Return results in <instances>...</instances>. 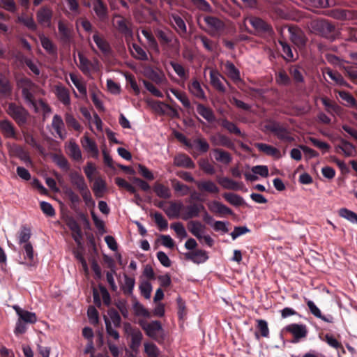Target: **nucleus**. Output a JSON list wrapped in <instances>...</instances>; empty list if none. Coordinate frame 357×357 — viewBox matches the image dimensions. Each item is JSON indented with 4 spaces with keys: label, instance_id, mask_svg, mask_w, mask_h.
I'll use <instances>...</instances> for the list:
<instances>
[{
    "label": "nucleus",
    "instance_id": "obj_21",
    "mask_svg": "<svg viewBox=\"0 0 357 357\" xmlns=\"http://www.w3.org/2000/svg\"><path fill=\"white\" fill-rule=\"evenodd\" d=\"M66 153L76 162L82 161V155L79 145L74 141L70 140L66 146Z\"/></svg>",
    "mask_w": 357,
    "mask_h": 357
},
{
    "label": "nucleus",
    "instance_id": "obj_51",
    "mask_svg": "<svg viewBox=\"0 0 357 357\" xmlns=\"http://www.w3.org/2000/svg\"><path fill=\"white\" fill-rule=\"evenodd\" d=\"M256 147L260 151L264 152L268 155L271 156H279L280 151L275 147L264 144V143H258L256 144Z\"/></svg>",
    "mask_w": 357,
    "mask_h": 357
},
{
    "label": "nucleus",
    "instance_id": "obj_20",
    "mask_svg": "<svg viewBox=\"0 0 357 357\" xmlns=\"http://www.w3.org/2000/svg\"><path fill=\"white\" fill-rule=\"evenodd\" d=\"M52 126L61 139H64L66 137L65 124L61 116L58 114L54 115Z\"/></svg>",
    "mask_w": 357,
    "mask_h": 357
},
{
    "label": "nucleus",
    "instance_id": "obj_43",
    "mask_svg": "<svg viewBox=\"0 0 357 357\" xmlns=\"http://www.w3.org/2000/svg\"><path fill=\"white\" fill-rule=\"evenodd\" d=\"M42 47L52 55H56L57 48L52 41L43 34L39 36Z\"/></svg>",
    "mask_w": 357,
    "mask_h": 357
},
{
    "label": "nucleus",
    "instance_id": "obj_52",
    "mask_svg": "<svg viewBox=\"0 0 357 357\" xmlns=\"http://www.w3.org/2000/svg\"><path fill=\"white\" fill-rule=\"evenodd\" d=\"M16 22L22 24L31 31H36L38 29V26L32 17L18 16Z\"/></svg>",
    "mask_w": 357,
    "mask_h": 357
},
{
    "label": "nucleus",
    "instance_id": "obj_19",
    "mask_svg": "<svg viewBox=\"0 0 357 357\" xmlns=\"http://www.w3.org/2000/svg\"><path fill=\"white\" fill-rule=\"evenodd\" d=\"M81 144L82 147L89 153L92 157L97 158L98 156V149L96 142L87 135H84L81 139Z\"/></svg>",
    "mask_w": 357,
    "mask_h": 357
},
{
    "label": "nucleus",
    "instance_id": "obj_8",
    "mask_svg": "<svg viewBox=\"0 0 357 357\" xmlns=\"http://www.w3.org/2000/svg\"><path fill=\"white\" fill-rule=\"evenodd\" d=\"M266 129L273 132L278 139L287 142H291L294 138L290 136L289 131L284 127L278 123H273L266 126Z\"/></svg>",
    "mask_w": 357,
    "mask_h": 357
},
{
    "label": "nucleus",
    "instance_id": "obj_50",
    "mask_svg": "<svg viewBox=\"0 0 357 357\" xmlns=\"http://www.w3.org/2000/svg\"><path fill=\"white\" fill-rule=\"evenodd\" d=\"M321 102L325 106L326 109L329 113H335L339 114L341 112L342 108L335 102L331 101L326 97L321 98Z\"/></svg>",
    "mask_w": 357,
    "mask_h": 357
},
{
    "label": "nucleus",
    "instance_id": "obj_42",
    "mask_svg": "<svg viewBox=\"0 0 357 357\" xmlns=\"http://www.w3.org/2000/svg\"><path fill=\"white\" fill-rule=\"evenodd\" d=\"M193 148L201 153H205L208 151L210 145L207 140L202 137H197L192 141Z\"/></svg>",
    "mask_w": 357,
    "mask_h": 357
},
{
    "label": "nucleus",
    "instance_id": "obj_22",
    "mask_svg": "<svg viewBox=\"0 0 357 357\" xmlns=\"http://www.w3.org/2000/svg\"><path fill=\"white\" fill-rule=\"evenodd\" d=\"M174 163L177 167L188 169H193L195 167L192 160L185 153L176 155L174 157Z\"/></svg>",
    "mask_w": 357,
    "mask_h": 357
},
{
    "label": "nucleus",
    "instance_id": "obj_17",
    "mask_svg": "<svg viewBox=\"0 0 357 357\" xmlns=\"http://www.w3.org/2000/svg\"><path fill=\"white\" fill-rule=\"evenodd\" d=\"M210 141L213 146H222L230 149H234V144L225 135L218 133L217 135L210 137Z\"/></svg>",
    "mask_w": 357,
    "mask_h": 357
},
{
    "label": "nucleus",
    "instance_id": "obj_15",
    "mask_svg": "<svg viewBox=\"0 0 357 357\" xmlns=\"http://www.w3.org/2000/svg\"><path fill=\"white\" fill-rule=\"evenodd\" d=\"M288 31L290 34V39L295 45H305L306 38L301 29L295 26H288Z\"/></svg>",
    "mask_w": 357,
    "mask_h": 357
},
{
    "label": "nucleus",
    "instance_id": "obj_2",
    "mask_svg": "<svg viewBox=\"0 0 357 357\" xmlns=\"http://www.w3.org/2000/svg\"><path fill=\"white\" fill-rule=\"evenodd\" d=\"M6 112L15 121L19 127L24 126L27 123L30 116L26 109L15 102L8 104Z\"/></svg>",
    "mask_w": 357,
    "mask_h": 357
},
{
    "label": "nucleus",
    "instance_id": "obj_10",
    "mask_svg": "<svg viewBox=\"0 0 357 357\" xmlns=\"http://www.w3.org/2000/svg\"><path fill=\"white\" fill-rule=\"evenodd\" d=\"M139 325L149 337L158 340L156 333L162 330V325L159 321H153L151 323L142 321H139Z\"/></svg>",
    "mask_w": 357,
    "mask_h": 357
},
{
    "label": "nucleus",
    "instance_id": "obj_56",
    "mask_svg": "<svg viewBox=\"0 0 357 357\" xmlns=\"http://www.w3.org/2000/svg\"><path fill=\"white\" fill-rule=\"evenodd\" d=\"M171 92L182 103L184 107L186 109L191 107L190 102L184 92L179 91L175 89H172Z\"/></svg>",
    "mask_w": 357,
    "mask_h": 357
},
{
    "label": "nucleus",
    "instance_id": "obj_49",
    "mask_svg": "<svg viewBox=\"0 0 357 357\" xmlns=\"http://www.w3.org/2000/svg\"><path fill=\"white\" fill-rule=\"evenodd\" d=\"M78 57L79 60V69L84 74H89L93 67L91 61L81 53L78 54Z\"/></svg>",
    "mask_w": 357,
    "mask_h": 357
},
{
    "label": "nucleus",
    "instance_id": "obj_47",
    "mask_svg": "<svg viewBox=\"0 0 357 357\" xmlns=\"http://www.w3.org/2000/svg\"><path fill=\"white\" fill-rule=\"evenodd\" d=\"M271 15L274 19L287 20L289 18V14L287 13L285 8L278 5L273 6Z\"/></svg>",
    "mask_w": 357,
    "mask_h": 357
},
{
    "label": "nucleus",
    "instance_id": "obj_31",
    "mask_svg": "<svg viewBox=\"0 0 357 357\" xmlns=\"http://www.w3.org/2000/svg\"><path fill=\"white\" fill-rule=\"evenodd\" d=\"M171 17L175 24L174 28L177 33L181 37L185 36L187 33V26L182 17L177 14H172Z\"/></svg>",
    "mask_w": 357,
    "mask_h": 357
},
{
    "label": "nucleus",
    "instance_id": "obj_37",
    "mask_svg": "<svg viewBox=\"0 0 357 357\" xmlns=\"http://www.w3.org/2000/svg\"><path fill=\"white\" fill-rule=\"evenodd\" d=\"M93 40L103 54H107L111 52V47L109 43L105 39L100 37L98 31L93 36Z\"/></svg>",
    "mask_w": 357,
    "mask_h": 357
},
{
    "label": "nucleus",
    "instance_id": "obj_40",
    "mask_svg": "<svg viewBox=\"0 0 357 357\" xmlns=\"http://www.w3.org/2000/svg\"><path fill=\"white\" fill-rule=\"evenodd\" d=\"M188 88L190 93L197 98L201 100L206 99L205 93L202 89L200 83L197 79L193 80L189 84Z\"/></svg>",
    "mask_w": 357,
    "mask_h": 357
},
{
    "label": "nucleus",
    "instance_id": "obj_58",
    "mask_svg": "<svg viewBox=\"0 0 357 357\" xmlns=\"http://www.w3.org/2000/svg\"><path fill=\"white\" fill-rule=\"evenodd\" d=\"M203 227L204 226L198 221H190L188 223L189 231L198 239L202 238V236L200 234V231Z\"/></svg>",
    "mask_w": 357,
    "mask_h": 357
},
{
    "label": "nucleus",
    "instance_id": "obj_39",
    "mask_svg": "<svg viewBox=\"0 0 357 357\" xmlns=\"http://www.w3.org/2000/svg\"><path fill=\"white\" fill-rule=\"evenodd\" d=\"M197 112L208 122H213L215 119L213 110L202 103H197Z\"/></svg>",
    "mask_w": 357,
    "mask_h": 357
},
{
    "label": "nucleus",
    "instance_id": "obj_18",
    "mask_svg": "<svg viewBox=\"0 0 357 357\" xmlns=\"http://www.w3.org/2000/svg\"><path fill=\"white\" fill-rule=\"evenodd\" d=\"M185 258L187 260L192 261V262L199 264L205 262L208 259V257L205 250H196L195 251L185 253Z\"/></svg>",
    "mask_w": 357,
    "mask_h": 357
},
{
    "label": "nucleus",
    "instance_id": "obj_41",
    "mask_svg": "<svg viewBox=\"0 0 357 357\" xmlns=\"http://www.w3.org/2000/svg\"><path fill=\"white\" fill-rule=\"evenodd\" d=\"M153 190L160 198L167 199L172 197L169 188L160 183L156 182L153 185Z\"/></svg>",
    "mask_w": 357,
    "mask_h": 357
},
{
    "label": "nucleus",
    "instance_id": "obj_57",
    "mask_svg": "<svg viewBox=\"0 0 357 357\" xmlns=\"http://www.w3.org/2000/svg\"><path fill=\"white\" fill-rule=\"evenodd\" d=\"M339 215L347 219L351 223L357 224V213L346 208H342L339 210Z\"/></svg>",
    "mask_w": 357,
    "mask_h": 357
},
{
    "label": "nucleus",
    "instance_id": "obj_35",
    "mask_svg": "<svg viewBox=\"0 0 357 357\" xmlns=\"http://www.w3.org/2000/svg\"><path fill=\"white\" fill-rule=\"evenodd\" d=\"M213 151L218 162L229 165L232 161L231 155L229 152L218 148L214 149Z\"/></svg>",
    "mask_w": 357,
    "mask_h": 357
},
{
    "label": "nucleus",
    "instance_id": "obj_53",
    "mask_svg": "<svg viewBox=\"0 0 357 357\" xmlns=\"http://www.w3.org/2000/svg\"><path fill=\"white\" fill-rule=\"evenodd\" d=\"M65 121L68 127V128H73L75 131L80 132L82 129L79 123L77 121V119L74 117V116L70 113H66L65 114Z\"/></svg>",
    "mask_w": 357,
    "mask_h": 357
},
{
    "label": "nucleus",
    "instance_id": "obj_44",
    "mask_svg": "<svg viewBox=\"0 0 357 357\" xmlns=\"http://www.w3.org/2000/svg\"><path fill=\"white\" fill-rule=\"evenodd\" d=\"M171 183L175 193L179 196L187 195L190 192V188L188 185L182 183L176 178L172 179Z\"/></svg>",
    "mask_w": 357,
    "mask_h": 357
},
{
    "label": "nucleus",
    "instance_id": "obj_36",
    "mask_svg": "<svg viewBox=\"0 0 357 357\" xmlns=\"http://www.w3.org/2000/svg\"><path fill=\"white\" fill-rule=\"evenodd\" d=\"M12 85L9 79L0 74V94L3 97H9L12 93Z\"/></svg>",
    "mask_w": 357,
    "mask_h": 357
},
{
    "label": "nucleus",
    "instance_id": "obj_33",
    "mask_svg": "<svg viewBox=\"0 0 357 357\" xmlns=\"http://www.w3.org/2000/svg\"><path fill=\"white\" fill-rule=\"evenodd\" d=\"M257 331L255 333V337L257 340L260 339V337H268L269 336V328L268 323L264 319H257Z\"/></svg>",
    "mask_w": 357,
    "mask_h": 357
},
{
    "label": "nucleus",
    "instance_id": "obj_7",
    "mask_svg": "<svg viewBox=\"0 0 357 357\" xmlns=\"http://www.w3.org/2000/svg\"><path fill=\"white\" fill-rule=\"evenodd\" d=\"M53 17V10L47 5L41 6L36 12V20L42 26H50Z\"/></svg>",
    "mask_w": 357,
    "mask_h": 357
},
{
    "label": "nucleus",
    "instance_id": "obj_24",
    "mask_svg": "<svg viewBox=\"0 0 357 357\" xmlns=\"http://www.w3.org/2000/svg\"><path fill=\"white\" fill-rule=\"evenodd\" d=\"M155 35L158 39L162 47H165L172 43L173 39V33L170 30L163 31L160 29L155 30Z\"/></svg>",
    "mask_w": 357,
    "mask_h": 357
},
{
    "label": "nucleus",
    "instance_id": "obj_1",
    "mask_svg": "<svg viewBox=\"0 0 357 357\" xmlns=\"http://www.w3.org/2000/svg\"><path fill=\"white\" fill-rule=\"evenodd\" d=\"M310 26L317 34L332 40L335 39V26L328 20L324 19L313 20Z\"/></svg>",
    "mask_w": 357,
    "mask_h": 357
},
{
    "label": "nucleus",
    "instance_id": "obj_28",
    "mask_svg": "<svg viewBox=\"0 0 357 357\" xmlns=\"http://www.w3.org/2000/svg\"><path fill=\"white\" fill-rule=\"evenodd\" d=\"M183 208V204L181 202H170L169 206L164 209V211L169 218H178Z\"/></svg>",
    "mask_w": 357,
    "mask_h": 357
},
{
    "label": "nucleus",
    "instance_id": "obj_45",
    "mask_svg": "<svg viewBox=\"0 0 357 357\" xmlns=\"http://www.w3.org/2000/svg\"><path fill=\"white\" fill-rule=\"evenodd\" d=\"M222 196L227 202L234 206H240L245 204L243 198L237 194L225 192Z\"/></svg>",
    "mask_w": 357,
    "mask_h": 357
},
{
    "label": "nucleus",
    "instance_id": "obj_6",
    "mask_svg": "<svg viewBox=\"0 0 357 357\" xmlns=\"http://www.w3.org/2000/svg\"><path fill=\"white\" fill-rule=\"evenodd\" d=\"M283 331L293 335L292 343H298L307 335V326L305 324H291L286 326Z\"/></svg>",
    "mask_w": 357,
    "mask_h": 357
},
{
    "label": "nucleus",
    "instance_id": "obj_62",
    "mask_svg": "<svg viewBox=\"0 0 357 357\" xmlns=\"http://www.w3.org/2000/svg\"><path fill=\"white\" fill-rule=\"evenodd\" d=\"M153 218L155 224L158 225L160 231H165L167 229L168 222L160 213L155 212L153 214Z\"/></svg>",
    "mask_w": 357,
    "mask_h": 357
},
{
    "label": "nucleus",
    "instance_id": "obj_55",
    "mask_svg": "<svg viewBox=\"0 0 357 357\" xmlns=\"http://www.w3.org/2000/svg\"><path fill=\"white\" fill-rule=\"evenodd\" d=\"M31 229L26 226H22L20 229L18 236L19 244L22 245L30 243L29 239L31 238Z\"/></svg>",
    "mask_w": 357,
    "mask_h": 357
},
{
    "label": "nucleus",
    "instance_id": "obj_48",
    "mask_svg": "<svg viewBox=\"0 0 357 357\" xmlns=\"http://www.w3.org/2000/svg\"><path fill=\"white\" fill-rule=\"evenodd\" d=\"M319 337L324 342H326L330 347L339 350L341 349L343 352H344V347L340 342H339L333 335L331 334H326L322 337L319 335Z\"/></svg>",
    "mask_w": 357,
    "mask_h": 357
},
{
    "label": "nucleus",
    "instance_id": "obj_23",
    "mask_svg": "<svg viewBox=\"0 0 357 357\" xmlns=\"http://www.w3.org/2000/svg\"><path fill=\"white\" fill-rule=\"evenodd\" d=\"M208 209L211 212L213 213H217L219 215H232L233 211L231 208L225 206L218 201H212L208 204Z\"/></svg>",
    "mask_w": 357,
    "mask_h": 357
},
{
    "label": "nucleus",
    "instance_id": "obj_38",
    "mask_svg": "<svg viewBox=\"0 0 357 357\" xmlns=\"http://www.w3.org/2000/svg\"><path fill=\"white\" fill-rule=\"evenodd\" d=\"M70 177L72 184L76 187L79 192L88 188L84 176L78 172L71 173Z\"/></svg>",
    "mask_w": 357,
    "mask_h": 357
},
{
    "label": "nucleus",
    "instance_id": "obj_59",
    "mask_svg": "<svg viewBox=\"0 0 357 357\" xmlns=\"http://www.w3.org/2000/svg\"><path fill=\"white\" fill-rule=\"evenodd\" d=\"M186 213L182 216L184 220H187L199 216V211L197 209V204H192L185 207Z\"/></svg>",
    "mask_w": 357,
    "mask_h": 357
},
{
    "label": "nucleus",
    "instance_id": "obj_46",
    "mask_svg": "<svg viewBox=\"0 0 357 357\" xmlns=\"http://www.w3.org/2000/svg\"><path fill=\"white\" fill-rule=\"evenodd\" d=\"M124 284L121 286L123 294L126 296H130L132 294L133 289L135 284L134 278L129 277L124 274Z\"/></svg>",
    "mask_w": 357,
    "mask_h": 357
},
{
    "label": "nucleus",
    "instance_id": "obj_3",
    "mask_svg": "<svg viewBox=\"0 0 357 357\" xmlns=\"http://www.w3.org/2000/svg\"><path fill=\"white\" fill-rule=\"evenodd\" d=\"M248 20L255 29V34L261 37L271 36L274 31L270 24L258 17H248L245 19Z\"/></svg>",
    "mask_w": 357,
    "mask_h": 357
},
{
    "label": "nucleus",
    "instance_id": "obj_61",
    "mask_svg": "<svg viewBox=\"0 0 357 357\" xmlns=\"http://www.w3.org/2000/svg\"><path fill=\"white\" fill-rule=\"evenodd\" d=\"M278 42L280 45L282 46V51L285 54L284 56H283V58L287 61L293 60L294 54L289 44L283 40H279Z\"/></svg>",
    "mask_w": 357,
    "mask_h": 357
},
{
    "label": "nucleus",
    "instance_id": "obj_13",
    "mask_svg": "<svg viewBox=\"0 0 357 357\" xmlns=\"http://www.w3.org/2000/svg\"><path fill=\"white\" fill-rule=\"evenodd\" d=\"M13 308L18 315V319L29 324H33L37 321L36 313L22 309L20 306L15 305Z\"/></svg>",
    "mask_w": 357,
    "mask_h": 357
},
{
    "label": "nucleus",
    "instance_id": "obj_5",
    "mask_svg": "<svg viewBox=\"0 0 357 357\" xmlns=\"http://www.w3.org/2000/svg\"><path fill=\"white\" fill-rule=\"evenodd\" d=\"M204 21L208 27V33L212 36H220L225 28V23L214 16H204Z\"/></svg>",
    "mask_w": 357,
    "mask_h": 357
},
{
    "label": "nucleus",
    "instance_id": "obj_12",
    "mask_svg": "<svg viewBox=\"0 0 357 357\" xmlns=\"http://www.w3.org/2000/svg\"><path fill=\"white\" fill-rule=\"evenodd\" d=\"M58 30L59 33V40L63 45H70L73 38V31L63 21L58 22Z\"/></svg>",
    "mask_w": 357,
    "mask_h": 357
},
{
    "label": "nucleus",
    "instance_id": "obj_27",
    "mask_svg": "<svg viewBox=\"0 0 357 357\" xmlns=\"http://www.w3.org/2000/svg\"><path fill=\"white\" fill-rule=\"evenodd\" d=\"M93 6V10L100 20H103L107 17L108 8L103 0H94Z\"/></svg>",
    "mask_w": 357,
    "mask_h": 357
},
{
    "label": "nucleus",
    "instance_id": "obj_11",
    "mask_svg": "<svg viewBox=\"0 0 357 357\" xmlns=\"http://www.w3.org/2000/svg\"><path fill=\"white\" fill-rule=\"evenodd\" d=\"M304 72V70L298 66H291L289 68V73L298 89H301L305 84Z\"/></svg>",
    "mask_w": 357,
    "mask_h": 357
},
{
    "label": "nucleus",
    "instance_id": "obj_30",
    "mask_svg": "<svg viewBox=\"0 0 357 357\" xmlns=\"http://www.w3.org/2000/svg\"><path fill=\"white\" fill-rule=\"evenodd\" d=\"M217 181L225 189L237 190L243 186L242 182H237L227 177H220L218 178Z\"/></svg>",
    "mask_w": 357,
    "mask_h": 357
},
{
    "label": "nucleus",
    "instance_id": "obj_64",
    "mask_svg": "<svg viewBox=\"0 0 357 357\" xmlns=\"http://www.w3.org/2000/svg\"><path fill=\"white\" fill-rule=\"evenodd\" d=\"M276 81L279 84L284 86H289L291 82V78L284 70H280L276 75Z\"/></svg>",
    "mask_w": 357,
    "mask_h": 357
},
{
    "label": "nucleus",
    "instance_id": "obj_34",
    "mask_svg": "<svg viewBox=\"0 0 357 357\" xmlns=\"http://www.w3.org/2000/svg\"><path fill=\"white\" fill-rule=\"evenodd\" d=\"M120 17V20H117L116 22V28L117 30L124 35L126 38L127 37H132V29L128 26L127 20L121 16H119Z\"/></svg>",
    "mask_w": 357,
    "mask_h": 357
},
{
    "label": "nucleus",
    "instance_id": "obj_4",
    "mask_svg": "<svg viewBox=\"0 0 357 357\" xmlns=\"http://www.w3.org/2000/svg\"><path fill=\"white\" fill-rule=\"evenodd\" d=\"M17 85L22 89V95L29 103L35 105V98L31 92L35 84L28 77H22L17 81Z\"/></svg>",
    "mask_w": 357,
    "mask_h": 357
},
{
    "label": "nucleus",
    "instance_id": "obj_32",
    "mask_svg": "<svg viewBox=\"0 0 357 357\" xmlns=\"http://www.w3.org/2000/svg\"><path fill=\"white\" fill-rule=\"evenodd\" d=\"M323 73L327 74L337 84L342 86L349 87V84L344 79L340 73L333 72L330 68H326L323 70Z\"/></svg>",
    "mask_w": 357,
    "mask_h": 357
},
{
    "label": "nucleus",
    "instance_id": "obj_29",
    "mask_svg": "<svg viewBox=\"0 0 357 357\" xmlns=\"http://www.w3.org/2000/svg\"><path fill=\"white\" fill-rule=\"evenodd\" d=\"M225 73L234 82H238L241 80L240 71L231 61H226L225 63Z\"/></svg>",
    "mask_w": 357,
    "mask_h": 357
},
{
    "label": "nucleus",
    "instance_id": "obj_26",
    "mask_svg": "<svg viewBox=\"0 0 357 357\" xmlns=\"http://www.w3.org/2000/svg\"><path fill=\"white\" fill-rule=\"evenodd\" d=\"M220 77L225 80V79L220 75L218 70H211L210 71V82L213 87L219 92L225 93L226 91V88L222 83Z\"/></svg>",
    "mask_w": 357,
    "mask_h": 357
},
{
    "label": "nucleus",
    "instance_id": "obj_63",
    "mask_svg": "<svg viewBox=\"0 0 357 357\" xmlns=\"http://www.w3.org/2000/svg\"><path fill=\"white\" fill-rule=\"evenodd\" d=\"M57 97L59 100L65 105H68L70 103V95L68 89L64 87L57 89Z\"/></svg>",
    "mask_w": 357,
    "mask_h": 357
},
{
    "label": "nucleus",
    "instance_id": "obj_16",
    "mask_svg": "<svg viewBox=\"0 0 357 357\" xmlns=\"http://www.w3.org/2000/svg\"><path fill=\"white\" fill-rule=\"evenodd\" d=\"M195 185L202 192L218 194L220 192L218 185L211 180L197 181L195 182Z\"/></svg>",
    "mask_w": 357,
    "mask_h": 357
},
{
    "label": "nucleus",
    "instance_id": "obj_9",
    "mask_svg": "<svg viewBox=\"0 0 357 357\" xmlns=\"http://www.w3.org/2000/svg\"><path fill=\"white\" fill-rule=\"evenodd\" d=\"M125 330L127 333L130 331L129 334L131 336L130 348L133 351H137L141 345L143 339V335L139 328H132L130 324H125Z\"/></svg>",
    "mask_w": 357,
    "mask_h": 357
},
{
    "label": "nucleus",
    "instance_id": "obj_54",
    "mask_svg": "<svg viewBox=\"0 0 357 357\" xmlns=\"http://www.w3.org/2000/svg\"><path fill=\"white\" fill-rule=\"evenodd\" d=\"M340 70H342L352 82L357 80V69L353 66H345L344 63L339 65Z\"/></svg>",
    "mask_w": 357,
    "mask_h": 357
},
{
    "label": "nucleus",
    "instance_id": "obj_14",
    "mask_svg": "<svg viewBox=\"0 0 357 357\" xmlns=\"http://www.w3.org/2000/svg\"><path fill=\"white\" fill-rule=\"evenodd\" d=\"M0 130L5 138L18 139L16 128L13 123L7 119L0 121Z\"/></svg>",
    "mask_w": 357,
    "mask_h": 357
},
{
    "label": "nucleus",
    "instance_id": "obj_60",
    "mask_svg": "<svg viewBox=\"0 0 357 357\" xmlns=\"http://www.w3.org/2000/svg\"><path fill=\"white\" fill-rule=\"evenodd\" d=\"M93 191L97 197H101L106 189V183L102 179L96 180L93 185Z\"/></svg>",
    "mask_w": 357,
    "mask_h": 357
},
{
    "label": "nucleus",
    "instance_id": "obj_25",
    "mask_svg": "<svg viewBox=\"0 0 357 357\" xmlns=\"http://www.w3.org/2000/svg\"><path fill=\"white\" fill-rule=\"evenodd\" d=\"M218 122L220 126L227 130L230 134H234L238 137H244V134L241 131L238 126L227 119H220Z\"/></svg>",
    "mask_w": 357,
    "mask_h": 357
}]
</instances>
